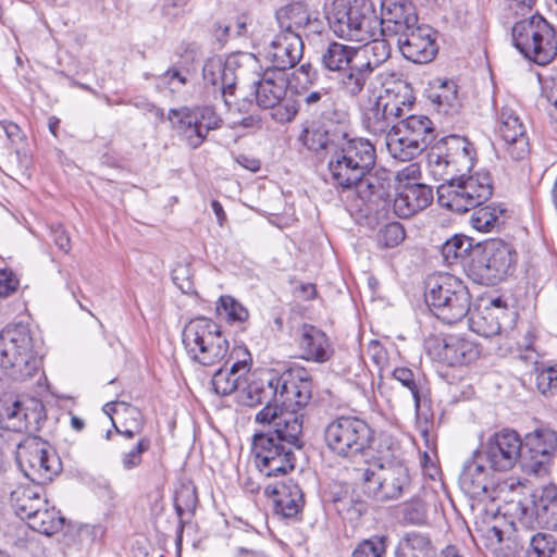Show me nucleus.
I'll return each instance as SVG.
<instances>
[{
    "mask_svg": "<svg viewBox=\"0 0 557 557\" xmlns=\"http://www.w3.org/2000/svg\"><path fill=\"white\" fill-rule=\"evenodd\" d=\"M473 163L472 144L465 137L451 135L431 148L428 164L433 177L442 181L437 186V201L442 207L465 213L492 197L493 183L488 173H465Z\"/></svg>",
    "mask_w": 557,
    "mask_h": 557,
    "instance_id": "f257e3e1",
    "label": "nucleus"
},
{
    "mask_svg": "<svg viewBox=\"0 0 557 557\" xmlns=\"http://www.w3.org/2000/svg\"><path fill=\"white\" fill-rule=\"evenodd\" d=\"M311 397L312 377L302 367L250 380L240 391V401L248 407L281 403L282 407L305 408Z\"/></svg>",
    "mask_w": 557,
    "mask_h": 557,
    "instance_id": "f03ea898",
    "label": "nucleus"
},
{
    "mask_svg": "<svg viewBox=\"0 0 557 557\" xmlns=\"http://www.w3.org/2000/svg\"><path fill=\"white\" fill-rule=\"evenodd\" d=\"M330 27L341 38L358 42H370L363 49H370V54L386 60L385 30L381 16H377L372 2L361 0L355 1L352 5L346 7L341 0L334 2L333 9L327 16Z\"/></svg>",
    "mask_w": 557,
    "mask_h": 557,
    "instance_id": "7ed1b4c3",
    "label": "nucleus"
},
{
    "mask_svg": "<svg viewBox=\"0 0 557 557\" xmlns=\"http://www.w3.org/2000/svg\"><path fill=\"white\" fill-rule=\"evenodd\" d=\"M302 429L299 422H286L285 429L259 430L252 436L257 468L265 476H278L295 468L294 449L299 448Z\"/></svg>",
    "mask_w": 557,
    "mask_h": 557,
    "instance_id": "20e7f679",
    "label": "nucleus"
},
{
    "mask_svg": "<svg viewBox=\"0 0 557 557\" xmlns=\"http://www.w3.org/2000/svg\"><path fill=\"white\" fill-rule=\"evenodd\" d=\"M41 367V358L29 329L9 325L0 332V368L15 381L33 377Z\"/></svg>",
    "mask_w": 557,
    "mask_h": 557,
    "instance_id": "39448f33",
    "label": "nucleus"
},
{
    "mask_svg": "<svg viewBox=\"0 0 557 557\" xmlns=\"http://www.w3.org/2000/svg\"><path fill=\"white\" fill-rule=\"evenodd\" d=\"M425 304L446 324L461 321L469 312L471 296L461 280L449 273H432L424 283Z\"/></svg>",
    "mask_w": 557,
    "mask_h": 557,
    "instance_id": "423d86ee",
    "label": "nucleus"
},
{
    "mask_svg": "<svg viewBox=\"0 0 557 557\" xmlns=\"http://www.w3.org/2000/svg\"><path fill=\"white\" fill-rule=\"evenodd\" d=\"M374 430L355 416H341L331 420L324 428V442L336 457L354 460L372 456Z\"/></svg>",
    "mask_w": 557,
    "mask_h": 557,
    "instance_id": "0eeeda50",
    "label": "nucleus"
},
{
    "mask_svg": "<svg viewBox=\"0 0 557 557\" xmlns=\"http://www.w3.org/2000/svg\"><path fill=\"white\" fill-rule=\"evenodd\" d=\"M357 469V480L363 492L377 502L398 499L409 492L411 479L408 468L399 460L379 459Z\"/></svg>",
    "mask_w": 557,
    "mask_h": 557,
    "instance_id": "6e6552de",
    "label": "nucleus"
},
{
    "mask_svg": "<svg viewBox=\"0 0 557 557\" xmlns=\"http://www.w3.org/2000/svg\"><path fill=\"white\" fill-rule=\"evenodd\" d=\"M188 357L203 367H212L227 356L228 341L213 320L200 317L190 320L182 333Z\"/></svg>",
    "mask_w": 557,
    "mask_h": 557,
    "instance_id": "1a4fd4ad",
    "label": "nucleus"
},
{
    "mask_svg": "<svg viewBox=\"0 0 557 557\" xmlns=\"http://www.w3.org/2000/svg\"><path fill=\"white\" fill-rule=\"evenodd\" d=\"M511 35L519 52L540 66L549 64L557 55L555 29L539 13L516 22Z\"/></svg>",
    "mask_w": 557,
    "mask_h": 557,
    "instance_id": "9d476101",
    "label": "nucleus"
},
{
    "mask_svg": "<svg viewBox=\"0 0 557 557\" xmlns=\"http://www.w3.org/2000/svg\"><path fill=\"white\" fill-rule=\"evenodd\" d=\"M512 247L498 238L475 244L470 272L480 284L493 286L503 281L515 263Z\"/></svg>",
    "mask_w": 557,
    "mask_h": 557,
    "instance_id": "9b49d317",
    "label": "nucleus"
},
{
    "mask_svg": "<svg viewBox=\"0 0 557 557\" xmlns=\"http://www.w3.org/2000/svg\"><path fill=\"white\" fill-rule=\"evenodd\" d=\"M15 455L24 475L37 485L52 481L60 470V461L49 450L48 443L37 436H27L20 442Z\"/></svg>",
    "mask_w": 557,
    "mask_h": 557,
    "instance_id": "f8f14e48",
    "label": "nucleus"
},
{
    "mask_svg": "<svg viewBox=\"0 0 557 557\" xmlns=\"http://www.w3.org/2000/svg\"><path fill=\"white\" fill-rule=\"evenodd\" d=\"M168 120L193 149L205 141L209 131L219 128L222 123L221 117L210 106L171 109Z\"/></svg>",
    "mask_w": 557,
    "mask_h": 557,
    "instance_id": "ddd939ff",
    "label": "nucleus"
},
{
    "mask_svg": "<svg viewBox=\"0 0 557 557\" xmlns=\"http://www.w3.org/2000/svg\"><path fill=\"white\" fill-rule=\"evenodd\" d=\"M556 451L557 432L548 428L536 429L522 440L520 467L528 474L545 475Z\"/></svg>",
    "mask_w": 557,
    "mask_h": 557,
    "instance_id": "4468645a",
    "label": "nucleus"
},
{
    "mask_svg": "<svg viewBox=\"0 0 557 557\" xmlns=\"http://www.w3.org/2000/svg\"><path fill=\"white\" fill-rule=\"evenodd\" d=\"M521 445L522 440L515 430L504 429L488 437L480 455L493 470L507 471L520 463Z\"/></svg>",
    "mask_w": 557,
    "mask_h": 557,
    "instance_id": "2eb2a0df",
    "label": "nucleus"
},
{
    "mask_svg": "<svg viewBox=\"0 0 557 557\" xmlns=\"http://www.w3.org/2000/svg\"><path fill=\"white\" fill-rule=\"evenodd\" d=\"M497 134L504 143L506 154L515 161L524 160L530 153L525 126L511 109L504 108L498 117Z\"/></svg>",
    "mask_w": 557,
    "mask_h": 557,
    "instance_id": "dca6fc26",
    "label": "nucleus"
},
{
    "mask_svg": "<svg viewBox=\"0 0 557 557\" xmlns=\"http://www.w3.org/2000/svg\"><path fill=\"white\" fill-rule=\"evenodd\" d=\"M381 20L385 38H401L419 26L414 7L407 0H382Z\"/></svg>",
    "mask_w": 557,
    "mask_h": 557,
    "instance_id": "f3484780",
    "label": "nucleus"
},
{
    "mask_svg": "<svg viewBox=\"0 0 557 557\" xmlns=\"http://www.w3.org/2000/svg\"><path fill=\"white\" fill-rule=\"evenodd\" d=\"M358 198L366 206L368 213L386 211L389 205V178L385 171H368L358 183L354 184Z\"/></svg>",
    "mask_w": 557,
    "mask_h": 557,
    "instance_id": "a211bd4d",
    "label": "nucleus"
},
{
    "mask_svg": "<svg viewBox=\"0 0 557 557\" xmlns=\"http://www.w3.org/2000/svg\"><path fill=\"white\" fill-rule=\"evenodd\" d=\"M531 503V507L521 508L523 523L557 527V485L550 483L535 490Z\"/></svg>",
    "mask_w": 557,
    "mask_h": 557,
    "instance_id": "6ab92c4d",
    "label": "nucleus"
},
{
    "mask_svg": "<svg viewBox=\"0 0 557 557\" xmlns=\"http://www.w3.org/2000/svg\"><path fill=\"white\" fill-rule=\"evenodd\" d=\"M435 358L449 367L465 366L478 359V345L461 336L447 335L435 339L433 347Z\"/></svg>",
    "mask_w": 557,
    "mask_h": 557,
    "instance_id": "aec40b11",
    "label": "nucleus"
},
{
    "mask_svg": "<svg viewBox=\"0 0 557 557\" xmlns=\"http://www.w3.org/2000/svg\"><path fill=\"white\" fill-rule=\"evenodd\" d=\"M344 138V124L333 125L332 123H319L306 121L301 124L298 141L309 151L320 153L334 149L339 140Z\"/></svg>",
    "mask_w": 557,
    "mask_h": 557,
    "instance_id": "412c9836",
    "label": "nucleus"
},
{
    "mask_svg": "<svg viewBox=\"0 0 557 557\" xmlns=\"http://www.w3.org/2000/svg\"><path fill=\"white\" fill-rule=\"evenodd\" d=\"M326 70H347L352 62L360 61L351 70H374L380 66L379 58H370V49H356L338 42H332L322 58Z\"/></svg>",
    "mask_w": 557,
    "mask_h": 557,
    "instance_id": "4be33fe9",
    "label": "nucleus"
},
{
    "mask_svg": "<svg viewBox=\"0 0 557 557\" xmlns=\"http://www.w3.org/2000/svg\"><path fill=\"white\" fill-rule=\"evenodd\" d=\"M397 45L403 55L416 64L431 62L437 52L435 40L431 36V29L421 25L398 38Z\"/></svg>",
    "mask_w": 557,
    "mask_h": 557,
    "instance_id": "5701e85b",
    "label": "nucleus"
},
{
    "mask_svg": "<svg viewBox=\"0 0 557 557\" xmlns=\"http://www.w3.org/2000/svg\"><path fill=\"white\" fill-rule=\"evenodd\" d=\"M32 409L15 400L0 413V440L4 431L26 432L35 429L42 418L44 406L32 400Z\"/></svg>",
    "mask_w": 557,
    "mask_h": 557,
    "instance_id": "b1692460",
    "label": "nucleus"
},
{
    "mask_svg": "<svg viewBox=\"0 0 557 557\" xmlns=\"http://www.w3.org/2000/svg\"><path fill=\"white\" fill-rule=\"evenodd\" d=\"M432 201L431 187L421 183H407L395 197L393 208L397 216L407 219L425 209Z\"/></svg>",
    "mask_w": 557,
    "mask_h": 557,
    "instance_id": "393cba45",
    "label": "nucleus"
},
{
    "mask_svg": "<svg viewBox=\"0 0 557 557\" xmlns=\"http://www.w3.org/2000/svg\"><path fill=\"white\" fill-rule=\"evenodd\" d=\"M301 358L307 361L324 363L330 360L333 349L324 332L313 325L305 324L298 338Z\"/></svg>",
    "mask_w": 557,
    "mask_h": 557,
    "instance_id": "a878e982",
    "label": "nucleus"
},
{
    "mask_svg": "<svg viewBox=\"0 0 557 557\" xmlns=\"http://www.w3.org/2000/svg\"><path fill=\"white\" fill-rule=\"evenodd\" d=\"M284 74L285 72H262L261 78L253 83L259 107H274L287 95L289 81Z\"/></svg>",
    "mask_w": 557,
    "mask_h": 557,
    "instance_id": "bb28decb",
    "label": "nucleus"
},
{
    "mask_svg": "<svg viewBox=\"0 0 557 557\" xmlns=\"http://www.w3.org/2000/svg\"><path fill=\"white\" fill-rule=\"evenodd\" d=\"M461 490L470 497L483 499L493 498L490 494L491 482L486 468L474 457L466 461L459 475Z\"/></svg>",
    "mask_w": 557,
    "mask_h": 557,
    "instance_id": "cd10ccee",
    "label": "nucleus"
},
{
    "mask_svg": "<svg viewBox=\"0 0 557 557\" xmlns=\"http://www.w3.org/2000/svg\"><path fill=\"white\" fill-rule=\"evenodd\" d=\"M335 151L354 162H358L367 171H372L375 165L376 151L374 145L364 138H348L346 127L344 126V138L334 147Z\"/></svg>",
    "mask_w": 557,
    "mask_h": 557,
    "instance_id": "c85d7f7f",
    "label": "nucleus"
},
{
    "mask_svg": "<svg viewBox=\"0 0 557 557\" xmlns=\"http://www.w3.org/2000/svg\"><path fill=\"white\" fill-rule=\"evenodd\" d=\"M329 171L334 184L344 189L352 188V185L368 173L358 162H354L337 151H334L329 162Z\"/></svg>",
    "mask_w": 557,
    "mask_h": 557,
    "instance_id": "c756f323",
    "label": "nucleus"
},
{
    "mask_svg": "<svg viewBox=\"0 0 557 557\" xmlns=\"http://www.w3.org/2000/svg\"><path fill=\"white\" fill-rule=\"evenodd\" d=\"M386 147L394 159L403 162L411 161L425 150L417 139L404 133L397 125H393L388 131Z\"/></svg>",
    "mask_w": 557,
    "mask_h": 557,
    "instance_id": "7c9ffc66",
    "label": "nucleus"
},
{
    "mask_svg": "<svg viewBox=\"0 0 557 557\" xmlns=\"http://www.w3.org/2000/svg\"><path fill=\"white\" fill-rule=\"evenodd\" d=\"M386 147L394 159L403 162L411 161L425 150L417 139L404 133L397 125H393L388 131Z\"/></svg>",
    "mask_w": 557,
    "mask_h": 557,
    "instance_id": "2f4dec72",
    "label": "nucleus"
},
{
    "mask_svg": "<svg viewBox=\"0 0 557 557\" xmlns=\"http://www.w3.org/2000/svg\"><path fill=\"white\" fill-rule=\"evenodd\" d=\"M264 407L256 414L255 421L261 425L260 430L285 429L286 422L296 421L302 426V414L297 411L301 408H287L286 411H278L281 403L263 404Z\"/></svg>",
    "mask_w": 557,
    "mask_h": 557,
    "instance_id": "473e14b6",
    "label": "nucleus"
},
{
    "mask_svg": "<svg viewBox=\"0 0 557 557\" xmlns=\"http://www.w3.org/2000/svg\"><path fill=\"white\" fill-rule=\"evenodd\" d=\"M302 57V41L300 36L283 35V42L274 47L272 66L265 70H292Z\"/></svg>",
    "mask_w": 557,
    "mask_h": 557,
    "instance_id": "72a5a7b5",
    "label": "nucleus"
},
{
    "mask_svg": "<svg viewBox=\"0 0 557 557\" xmlns=\"http://www.w3.org/2000/svg\"><path fill=\"white\" fill-rule=\"evenodd\" d=\"M276 21L281 32L287 36H300L299 30L309 21V11L305 3L294 2L276 11Z\"/></svg>",
    "mask_w": 557,
    "mask_h": 557,
    "instance_id": "f704fd0d",
    "label": "nucleus"
},
{
    "mask_svg": "<svg viewBox=\"0 0 557 557\" xmlns=\"http://www.w3.org/2000/svg\"><path fill=\"white\" fill-rule=\"evenodd\" d=\"M41 485L18 487L11 495L12 507L16 516L22 520H28L37 509L45 507V500L41 496Z\"/></svg>",
    "mask_w": 557,
    "mask_h": 557,
    "instance_id": "c9c22d12",
    "label": "nucleus"
},
{
    "mask_svg": "<svg viewBox=\"0 0 557 557\" xmlns=\"http://www.w3.org/2000/svg\"><path fill=\"white\" fill-rule=\"evenodd\" d=\"M376 81L382 88L377 97H383V101L395 100L396 98L401 102L414 101L410 84L398 77L395 72H382L376 76Z\"/></svg>",
    "mask_w": 557,
    "mask_h": 557,
    "instance_id": "e433bc0d",
    "label": "nucleus"
},
{
    "mask_svg": "<svg viewBox=\"0 0 557 557\" xmlns=\"http://www.w3.org/2000/svg\"><path fill=\"white\" fill-rule=\"evenodd\" d=\"M64 523V518L54 506H50L48 500H45V507L37 509L36 513L27 520L28 527L41 534L52 535L59 532Z\"/></svg>",
    "mask_w": 557,
    "mask_h": 557,
    "instance_id": "4c0bfd02",
    "label": "nucleus"
},
{
    "mask_svg": "<svg viewBox=\"0 0 557 557\" xmlns=\"http://www.w3.org/2000/svg\"><path fill=\"white\" fill-rule=\"evenodd\" d=\"M433 545L430 537L421 532L405 533L398 542L395 557H430Z\"/></svg>",
    "mask_w": 557,
    "mask_h": 557,
    "instance_id": "58836bf2",
    "label": "nucleus"
},
{
    "mask_svg": "<svg viewBox=\"0 0 557 557\" xmlns=\"http://www.w3.org/2000/svg\"><path fill=\"white\" fill-rule=\"evenodd\" d=\"M274 509L284 518H294L300 513L304 507V494L298 485H283L276 492Z\"/></svg>",
    "mask_w": 557,
    "mask_h": 557,
    "instance_id": "ea45409f",
    "label": "nucleus"
},
{
    "mask_svg": "<svg viewBox=\"0 0 557 557\" xmlns=\"http://www.w3.org/2000/svg\"><path fill=\"white\" fill-rule=\"evenodd\" d=\"M404 133L417 139L425 149L435 138L432 121L425 115H410L396 124Z\"/></svg>",
    "mask_w": 557,
    "mask_h": 557,
    "instance_id": "a19ab883",
    "label": "nucleus"
},
{
    "mask_svg": "<svg viewBox=\"0 0 557 557\" xmlns=\"http://www.w3.org/2000/svg\"><path fill=\"white\" fill-rule=\"evenodd\" d=\"M362 122L367 131L373 135L388 133L391 121L386 113L383 97H376L370 107L366 108L362 114Z\"/></svg>",
    "mask_w": 557,
    "mask_h": 557,
    "instance_id": "79ce46f5",
    "label": "nucleus"
},
{
    "mask_svg": "<svg viewBox=\"0 0 557 557\" xmlns=\"http://www.w3.org/2000/svg\"><path fill=\"white\" fill-rule=\"evenodd\" d=\"M428 98L444 108V112L456 109L457 85L451 79L436 78L431 83Z\"/></svg>",
    "mask_w": 557,
    "mask_h": 557,
    "instance_id": "37998d69",
    "label": "nucleus"
},
{
    "mask_svg": "<svg viewBox=\"0 0 557 557\" xmlns=\"http://www.w3.org/2000/svg\"><path fill=\"white\" fill-rule=\"evenodd\" d=\"M473 212L470 216V224L479 232H491L500 222L499 219L505 213L506 209L502 206H484L472 208Z\"/></svg>",
    "mask_w": 557,
    "mask_h": 557,
    "instance_id": "c03bdc74",
    "label": "nucleus"
},
{
    "mask_svg": "<svg viewBox=\"0 0 557 557\" xmlns=\"http://www.w3.org/2000/svg\"><path fill=\"white\" fill-rule=\"evenodd\" d=\"M474 248L475 245L472 238L462 234H455L444 242L441 252L445 263L454 264L459 259H463L469 252L473 253Z\"/></svg>",
    "mask_w": 557,
    "mask_h": 557,
    "instance_id": "a18cd8bd",
    "label": "nucleus"
},
{
    "mask_svg": "<svg viewBox=\"0 0 557 557\" xmlns=\"http://www.w3.org/2000/svg\"><path fill=\"white\" fill-rule=\"evenodd\" d=\"M245 374L230 369L220 368L212 376L211 384L213 391L221 396H227L235 392Z\"/></svg>",
    "mask_w": 557,
    "mask_h": 557,
    "instance_id": "49530a36",
    "label": "nucleus"
},
{
    "mask_svg": "<svg viewBox=\"0 0 557 557\" xmlns=\"http://www.w3.org/2000/svg\"><path fill=\"white\" fill-rule=\"evenodd\" d=\"M216 311L220 315L225 317L228 323H244L249 318V311L234 297L224 295L221 296L216 306Z\"/></svg>",
    "mask_w": 557,
    "mask_h": 557,
    "instance_id": "de8ad7c7",
    "label": "nucleus"
},
{
    "mask_svg": "<svg viewBox=\"0 0 557 557\" xmlns=\"http://www.w3.org/2000/svg\"><path fill=\"white\" fill-rule=\"evenodd\" d=\"M401 521L407 524L422 525L428 520V508L425 503L419 497H412L410 500L399 506Z\"/></svg>",
    "mask_w": 557,
    "mask_h": 557,
    "instance_id": "09e8293b",
    "label": "nucleus"
},
{
    "mask_svg": "<svg viewBox=\"0 0 557 557\" xmlns=\"http://www.w3.org/2000/svg\"><path fill=\"white\" fill-rule=\"evenodd\" d=\"M556 552V540L550 533L539 532L531 536L524 557H553Z\"/></svg>",
    "mask_w": 557,
    "mask_h": 557,
    "instance_id": "8fccbe9b",
    "label": "nucleus"
},
{
    "mask_svg": "<svg viewBox=\"0 0 557 557\" xmlns=\"http://www.w3.org/2000/svg\"><path fill=\"white\" fill-rule=\"evenodd\" d=\"M405 237L403 225L399 222H391L379 230L376 243L380 248H394L401 244Z\"/></svg>",
    "mask_w": 557,
    "mask_h": 557,
    "instance_id": "3c124183",
    "label": "nucleus"
},
{
    "mask_svg": "<svg viewBox=\"0 0 557 557\" xmlns=\"http://www.w3.org/2000/svg\"><path fill=\"white\" fill-rule=\"evenodd\" d=\"M176 55L178 60L171 70H188L189 67L200 66L203 61V54L195 42L184 45L178 48Z\"/></svg>",
    "mask_w": 557,
    "mask_h": 557,
    "instance_id": "603ef678",
    "label": "nucleus"
},
{
    "mask_svg": "<svg viewBox=\"0 0 557 557\" xmlns=\"http://www.w3.org/2000/svg\"><path fill=\"white\" fill-rule=\"evenodd\" d=\"M150 448V440L146 436L139 438L128 450L122 453L121 465L124 470L131 471L138 468L143 462V455Z\"/></svg>",
    "mask_w": 557,
    "mask_h": 557,
    "instance_id": "864d4df0",
    "label": "nucleus"
},
{
    "mask_svg": "<svg viewBox=\"0 0 557 557\" xmlns=\"http://www.w3.org/2000/svg\"><path fill=\"white\" fill-rule=\"evenodd\" d=\"M535 384L542 395H557V364L536 369Z\"/></svg>",
    "mask_w": 557,
    "mask_h": 557,
    "instance_id": "5fc2aeb1",
    "label": "nucleus"
},
{
    "mask_svg": "<svg viewBox=\"0 0 557 557\" xmlns=\"http://www.w3.org/2000/svg\"><path fill=\"white\" fill-rule=\"evenodd\" d=\"M123 413H127L132 418V425H127L126 423H122L121 426H117L113 422V428L115 432L125 436L126 438H133L135 435L139 434L144 429V419L140 410L136 407H133L128 404H122Z\"/></svg>",
    "mask_w": 557,
    "mask_h": 557,
    "instance_id": "6e6d98bb",
    "label": "nucleus"
},
{
    "mask_svg": "<svg viewBox=\"0 0 557 557\" xmlns=\"http://www.w3.org/2000/svg\"><path fill=\"white\" fill-rule=\"evenodd\" d=\"M271 109V117L278 123H287L290 122L299 110L298 100L293 97V95L285 96L278 102V104H274V107H270Z\"/></svg>",
    "mask_w": 557,
    "mask_h": 557,
    "instance_id": "4d7b16f0",
    "label": "nucleus"
},
{
    "mask_svg": "<svg viewBox=\"0 0 557 557\" xmlns=\"http://www.w3.org/2000/svg\"><path fill=\"white\" fill-rule=\"evenodd\" d=\"M386 537L373 536L360 542L354 549L351 557H385Z\"/></svg>",
    "mask_w": 557,
    "mask_h": 557,
    "instance_id": "13d9d810",
    "label": "nucleus"
},
{
    "mask_svg": "<svg viewBox=\"0 0 557 557\" xmlns=\"http://www.w3.org/2000/svg\"><path fill=\"white\" fill-rule=\"evenodd\" d=\"M197 502L198 498L195 488L183 486L176 492L174 508L180 520L183 519L185 513L194 515Z\"/></svg>",
    "mask_w": 557,
    "mask_h": 557,
    "instance_id": "bf43d9fd",
    "label": "nucleus"
},
{
    "mask_svg": "<svg viewBox=\"0 0 557 557\" xmlns=\"http://www.w3.org/2000/svg\"><path fill=\"white\" fill-rule=\"evenodd\" d=\"M342 88L349 95H358L368 79L367 72H336Z\"/></svg>",
    "mask_w": 557,
    "mask_h": 557,
    "instance_id": "052dcab7",
    "label": "nucleus"
},
{
    "mask_svg": "<svg viewBox=\"0 0 557 557\" xmlns=\"http://www.w3.org/2000/svg\"><path fill=\"white\" fill-rule=\"evenodd\" d=\"M393 377L409 389L414 401V407L419 410L421 406V394L419 383L416 381L413 372L408 368H396L393 371Z\"/></svg>",
    "mask_w": 557,
    "mask_h": 557,
    "instance_id": "680f3d73",
    "label": "nucleus"
},
{
    "mask_svg": "<svg viewBox=\"0 0 557 557\" xmlns=\"http://www.w3.org/2000/svg\"><path fill=\"white\" fill-rule=\"evenodd\" d=\"M191 270L188 264H177L172 271V281L184 294L195 292Z\"/></svg>",
    "mask_w": 557,
    "mask_h": 557,
    "instance_id": "e2e57ef3",
    "label": "nucleus"
},
{
    "mask_svg": "<svg viewBox=\"0 0 557 557\" xmlns=\"http://www.w3.org/2000/svg\"><path fill=\"white\" fill-rule=\"evenodd\" d=\"M230 360H233L232 369L234 371L247 374L252 364V358L249 350L245 346H236L230 354Z\"/></svg>",
    "mask_w": 557,
    "mask_h": 557,
    "instance_id": "0e129e2a",
    "label": "nucleus"
},
{
    "mask_svg": "<svg viewBox=\"0 0 557 557\" xmlns=\"http://www.w3.org/2000/svg\"><path fill=\"white\" fill-rule=\"evenodd\" d=\"M257 63L258 60L252 53L239 51L226 58L223 70H238L242 67L253 69Z\"/></svg>",
    "mask_w": 557,
    "mask_h": 557,
    "instance_id": "69168bd1",
    "label": "nucleus"
},
{
    "mask_svg": "<svg viewBox=\"0 0 557 557\" xmlns=\"http://www.w3.org/2000/svg\"><path fill=\"white\" fill-rule=\"evenodd\" d=\"M20 281L12 270H0V298L9 297L16 292Z\"/></svg>",
    "mask_w": 557,
    "mask_h": 557,
    "instance_id": "338daca9",
    "label": "nucleus"
},
{
    "mask_svg": "<svg viewBox=\"0 0 557 557\" xmlns=\"http://www.w3.org/2000/svg\"><path fill=\"white\" fill-rule=\"evenodd\" d=\"M536 75L541 85L543 99L545 101L557 102V76H543L541 72H536Z\"/></svg>",
    "mask_w": 557,
    "mask_h": 557,
    "instance_id": "774afa93",
    "label": "nucleus"
}]
</instances>
